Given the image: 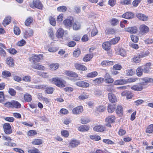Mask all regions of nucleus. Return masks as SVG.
<instances>
[{
    "label": "nucleus",
    "mask_w": 153,
    "mask_h": 153,
    "mask_svg": "<svg viewBox=\"0 0 153 153\" xmlns=\"http://www.w3.org/2000/svg\"><path fill=\"white\" fill-rule=\"evenodd\" d=\"M137 79L135 78H129L128 79H118L115 81L114 84L116 85H122L126 84L128 83H130L135 82Z\"/></svg>",
    "instance_id": "nucleus-1"
},
{
    "label": "nucleus",
    "mask_w": 153,
    "mask_h": 153,
    "mask_svg": "<svg viewBox=\"0 0 153 153\" xmlns=\"http://www.w3.org/2000/svg\"><path fill=\"white\" fill-rule=\"evenodd\" d=\"M52 82L59 87L63 88L65 86V84L66 82L61 78L58 77L53 78L52 79Z\"/></svg>",
    "instance_id": "nucleus-2"
},
{
    "label": "nucleus",
    "mask_w": 153,
    "mask_h": 153,
    "mask_svg": "<svg viewBox=\"0 0 153 153\" xmlns=\"http://www.w3.org/2000/svg\"><path fill=\"white\" fill-rule=\"evenodd\" d=\"M30 7L32 8L36 7L39 9H42L43 7L42 4L39 0H33V4H30Z\"/></svg>",
    "instance_id": "nucleus-3"
},
{
    "label": "nucleus",
    "mask_w": 153,
    "mask_h": 153,
    "mask_svg": "<svg viewBox=\"0 0 153 153\" xmlns=\"http://www.w3.org/2000/svg\"><path fill=\"white\" fill-rule=\"evenodd\" d=\"M3 128L4 132L6 134H9L13 132L11 126L9 123H4L3 125Z\"/></svg>",
    "instance_id": "nucleus-4"
},
{
    "label": "nucleus",
    "mask_w": 153,
    "mask_h": 153,
    "mask_svg": "<svg viewBox=\"0 0 153 153\" xmlns=\"http://www.w3.org/2000/svg\"><path fill=\"white\" fill-rule=\"evenodd\" d=\"M23 34L24 38L27 39L33 36V31L32 29H29L25 30Z\"/></svg>",
    "instance_id": "nucleus-5"
},
{
    "label": "nucleus",
    "mask_w": 153,
    "mask_h": 153,
    "mask_svg": "<svg viewBox=\"0 0 153 153\" xmlns=\"http://www.w3.org/2000/svg\"><path fill=\"white\" fill-rule=\"evenodd\" d=\"M143 85L142 84V82L140 81V83L133 85L131 86V88L135 91H140L142 90L143 88Z\"/></svg>",
    "instance_id": "nucleus-6"
},
{
    "label": "nucleus",
    "mask_w": 153,
    "mask_h": 153,
    "mask_svg": "<svg viewBox=\"0 0 153 153\" xmlns=\"http://www.w3.org/2000/svg\"><path fill=\"white\" fill-rule=\"evenodd\" d=\"M140 81L142 82V84L143 85H147L149 83L153 82V78L145 77L144 78H141Z\"/></svg>",
    "instance_id": "nucleus-7"
},
{
    "label": "nucleus",
    "mask_w": 153,
    "mask_h": 153,
    "mask_svg": "<svg viewBox=\"0 0 153 153\" xmlns=\"http://www.w3.org/2000/svg\"><path fill=\"white\" fill-rule=\"evenodd\" d=\"M105 82L107 83H111L114 81V79L111 78L110 75L108 73H106L105 75L104 78Z\"/></svg>",
    "instance_id": "nucleus-8"
},
{
    "label": "nucleus",
    "mask_w": 153,
    "mask_h": 153,
    "mask_svg": "<svg viewBox=\"0 0 153 153\" xmlns=\"http://www.w3.org/2000/svg\"><path fill=\"white\" fill-rule=\"evenodd\" d=\"M43 55L42 54L34 55L30 58V59H32L33 62H39L41 59H43Z\"/></svg>",
    "instance_id": "nucleus-9"
},
{
    "label": "nucleus",
    "mask_w": 153,
    "mask_h": 153,
    "mask_svg": "<svg viewBox=\"0 0 153 153\" xmlns=\"http://www.w3.org/2000/svg\"><path fill=\"white\" fill-rule=\"evenodd\" d=\"M83 111V108L82 106L76 107L72 110V113L74 114H78L81 113Z\"/></svg>",
    "instance_id": "nucleus-10"
},
{
    "label": "nucleus",
    "mask_w": 153,
    "mask_h": 153,
    "mask_svg": "<svg viewBox=\"0 0 153 153\" xmlns=\"http://www.w3.org/2000/svg\"><path fill=\"white\" fill-rule=\"evenodd\" d=\"M76 85L78 86L83 88L88 87L89 86V84L88 83L83 81L76 82Z\"/></svg>",
    "instance_id": "nucleus-11"
},
{
    "label": "nucleus",
    "mask_w": 153,
    "mask_h": 153,
    "mask_svg": "<svg viewBox=\"0 0 153 153\" xmlns=\"http://www.w3.org/2000/svg\"><path fill=\"white\" fill-rule=\"evenodd\" d=\"M140 31L143 34L148 33L149 30V27L145 25H142L140 27Z\"/></svg>",
    "instance_id": "nucleus-12"
},
{
    "label": "nucleus",
    "mask_w": 153,
    "mask_h": 153,
    "mask_svg": "<svg viewBox=\"0 0 153 153\" xmlns=\"http://www.w3.org/2000/svg\"><path fill=\"white\" fill-rule=\"evenodd\" d=\"M108 97L109 100L111 102L114 103L117 101V98L114 94L109 93L108 94Z\"/></svg>",
    "instance_id": "nucleus-13"
},
{
    "label": "nucleus",
    "mask_w": 153,
    "mask_h": 153,
    "mask_svg": "<svg viewBox=\"0 0 153 153\" xmlns=\"http://www.w3.org/2000/svg\"><path fill=\"white\" fill-rule=\"evenodd\" d=\"M122 17L127 19H131L133 18L134 14L131 12H127L122 15Z\"/></svg>",
    "instance_id": "nucleus-14"
},
{
    "label": "nucleus",
    "mask_w": 153,
    "mask_h": 153,
    "mask_svg": "<svg viewBox=\"0 0 153 153\" xmlns=\"http://www.w3.org/2000/svg\"><path fill=\"white\" fill-rule=\"evenodd\" d=\"M6 61L7 64L10 67H12L14 65V60L11 57H7L6 59Z\"/></svg>",
    "instance_id": "nucleus-15"
},
{
    "label": "nucleus",
    "mask_w": 153,
    "mask_h": 153,
    "mask_svg": "<svg viewBox=\"0 0 153 153\" xmlns=\"http://www.w3.org/2000/svg\"><path fill=\"white\" fill-rule=\"evenodd\" d=\"M73 22L72 20L66 19L63 21V23L66 28H68L71 27Z\"/></svg>",
    "instance_id": "nucleus-16"
},
{
    "label": "nucleus",
    "mask_w": 153,
    "mask_h": 153,
    "mask_svg": "<svg viewBox=\"0 0 153 153\" xmlns=\"http://www.w3.org/2000/svg\"><path fill=\"white\" fill-rule=\"evenodd\" d=\"M151 64L150 63H148L143 66V70L144 73H148L151 69Z\"/></svg>",
    "instance_id": "nucleus-17"
},
{
    "label": "nucleus",
    "mask_w": 153,
    "mask_h": 153,
    "mask_svg": "<svg viewBox=\"0 0 153 153\" xmlns=\"http://www.w3.org/2000/svg\"><path fill=\"white\" fill-rule=\"evenodd\" d=\"M79 144V141L76 140H71L69 143V146L72 148H74L77 146Z\"/></svg>",
    "instance_id": "nucleus-18"
},
{
    "label": "nucleus",
    "mask_w": 153,
    "mask_h": 153,
    "mask_svg": "<svg viewBox=\"0 0 153 153\" xmlns=\"http://www.w3.org/2000/svg\"><path fill=\"white\" fill-rule=\"evenodd\" d=\"M105 128L102 125L96 126L93 128L94 131L97 132H102L105 131Z\"/></svg>",
    "instance_id": "nucleus-19"
},
{
    "label": "nucleus",
    "mask_w": 153,
    "mask_h": 153,
    "mask_svg": "<svg viewBox=\"0 0 153 153\" xmlns=\"http://www.w3.org/2000/svg\"><path fill=\"white\" fill-rule=\"evenodd\" d=\"M136 16L140 20L146 21L148 20V17L143 14L138 13L137 14Z\"/></svg>",
    "instance_id": "nucleus-20"
},
{
    "label": "nucleus",
    "mask_w": 153,
    "mask_h": 153,
    "mask_svg": "<svg viewBox=\"0 0 153 153\" xmlns=\"http://www.w3.org/2000/svg\"><path fill=\"white\" fill-rule=\"evenodd\" d=\"M126 30L131 33H136L137 32L136 27H131L125 28Z\"/></svg>",
    "instance_id": "nucleus-21"
},
{
    "label": "nucleus",
    "mask_w": 153,
    "mask_h": 153,
    "mask_svg": "<svg viewBox=\"0 0 153 153\" xmlns=\"http://www.w3.org/2000/svg\"><path fill=\"white\" fill-rule=\"evenodd\" d=\"M111 45L109 42H106L102 44V47L104 49L107 51L110 49Z\"/></svg>",
    "instance_id": "nucleus-22"
},
{
    "label": "nucleus",
    "mask_w": 153,
    "mask_h": 153,
    "mask_svg": "<svg viewBox=\"0 0 153 153\" xmlns=\"http://www.w3.org/2000/svg\"><path fill=\"white\" fill-rule=\"evenodd\" d=\"M64 34V30L62 28H59L56 32V36L58 38H61Z\"/></svg>",
    "instance_id": "nucleus-23"
},
{
    "label": "nucleus",
    "mask_w": 153,
    "mask_h": 153,
    "mask_svg": "<svg viewBox=\"0 0 153 153\" xmlns=\"http://www.w3.org/2000/svg\"><path fill=\"white\" fill-rule=\"evenodd\" d=\"M65 74L68 76L72 77H76L78 75L76 73L71 71H67L65 72Z\"/></svg>",
    "instance_id": "nucleus-24"
},
{
    "label": "nucleus",
    "mask_w": 153,
    "mask_h": 153,
    "mask_svg": "<svg viewBox=\"0 0 153 153\" xmlns=\"http://www.w3.org/2000/svg\"><path fill=\"white\" fill-rule=\"evenodd\" d=\"M89 129V127L87 125H82L79 127L78 130L80 131L84 132L88 131Z\"/></svg>",
    "instance_id": "nucleus-25"
},
{
    "label": "nucleus",
    "mask_w": 153,
    "mask_h": 153,
    "mask_svg": "<svg viewBox=\"0 0 153 153\" xmlns=\"http://www.w3.org/2000/svg\"><path fill=\"white\" fill-rule=\"evenodd\" d=\"M143 66L139 67L136 70V74L138 76H140L143 75Z\"/></svg>",
    "instance_id": "nucleus-26"
},
{
    "label": "nucleus",
    "mask_w": 153,
    "mask_h": 153,
    "mask_svg": "<svg viewBox=\"0 0 153 153\" xmlns=\"http://www.w3.org/2000/svg\"><path fill=\"white\" fill-rule=\"evenodd\" d=\"M32 67L33 68L39 70H44V66L37 63L33 64Z\"/></svg>",
    "instance_id": "nucleus-27"
},
{
    "label": "nucleus",
    "mask_w": 153,
    "mask_h": 153,
    "mask_svg": "<svg viewBox=\"0 0 153 153\" xmlns=\"http://www.w3.org/2000/svg\"><path fill=\"white\" fill-rule=\"evenodd\" d=\"M43 142V140L40 139H35L32 142V143L33 145H40Z\"/></svg>",
    "instance_id": "nucleus-28"
},
{
    "label": "nucleus",
    "mask_w": 153,
    "mask_h": 153,
    "mask_svg": "<svg viewBox=\"0 0 153 153\" xmlns=\"http://www.w3.org/2000/svg\"><path fill=\"white\" fill-rule=\"evenodd\" d=\"M74 66L76 69L82 71L87 70L86 68L84 66L78 64H75Z\"/></svg>",
    "instance_id": "nucleus-29"
},
{
    "label": "nucleus",
    "mask_w": 153,
    "mask_h": 153,
    "mask_svg": "<svg viewBox=\"0 0 153 153\" xmlns=\"http://www.w3.org/2000/svg\"><path fill=\"white\" fill-rule=\"evenodd\" d=\"M12 108H21V105L20 103L16 100L12 101Z\"/></svg>",
    "instance_id": "nucleus-30"
},
{
    "label": "nucleus",
    "mask_w": 153,
    "mask_h": 153,
    "mask_svg": "<svg viewBox=\"0 0 153 153\" xmlns=\"http://www.w3.org/2000/svg\"><path fill=\"white\" fill-rule=\"evenodd\" d=\"M104 79L101 77L97 78L93 81V83L97 85L102 83L104 81Z\"/></svg>",
    "instance_id": "nucleus-31"
},
{
    "label": "nucleus",
    "mask_w": 153,
    "mask_h": 153,
    "mask_svg": "<svg viewBox=\"0 0 153 153\" xmlns=\"http://www.w3.org/2000/svg\"><path fill=\"white\" fill-rule=\"evenodd\" d=\"M98 73L96 71H94L88 73L86 77L89 78H93L97 76Z\"/></svg>",
    "instance_id": "nucleus-32"
},
{
    "label": "nucleus",
    "mask_w": 153,
    "mask_h": 153,
    "mask_svg": "<svg viewBox=\"0 0 153 153\" xmlns=\"http://www.w3.org/2000/svg\"><path fill=\"white\" fill-rule=\"evenodd\" d=\"M116 112L117 114H119L120 116L123 114V108L122 106L119 105L117 106L116 110Z\"/></svg>",
    "instance_id": "nucleus-33"
},
{
    "label": "nucleus",
    "mask_w": 153,
    "mask_h": 153,
    "mask_svg": "<svg viewBox=\"0 0 153 153\" xmlns=\"http://www.w3.org/2000/svg\"><path fill=\"white\" fill-rule=\"evenodd\" d=\"M93 57L92 54H87L83 59L84 61L87 62L89 61Z\"/></svg>",
    "instance_id": "nucleus-34"
},
{
    "label": "nucleus",
    "mask_w": 153,
    "mask_h": 153,
    "mask_svg": "<svg viewBox=\"0 0 153 153\" xmlns=\"http://www.w3.org/2000/svg\"><path fill=\"white\" fill-rule=\"evenodd\" d=\"M80 24L77 22H74L73 25V29L74 30H78L80 29Z\"/></svg>",
    "instance_id": "nucleus-35"
},
{
    "label": "nucleus",
    "mask_w": 153,
    "mask_h": 153,
    "mask_svg": "<svg viewBox=\"0 0 153 153\" xmlns=\"http://www.w3.org/2000/svg\"><path fill=\"white\" fill-rule=\"evenodd\" d=\"M115 119V116H108L106 119V121L108 123H112L114 122Z\"/></svg>",
    "instance_id": "nucleus-36"
},
{
    "label": "nucleus",
    "mask_w": 153,
    "mask_h": 153,
    "mask_svg": "<svg viewBox=\"0 0 153 153\" xmlns=\"http://www.w3.org/2000/svg\"><path fill=\"white\" fill-rule=\"evenodd\" d=\"M105 89L108 91L110 92H114L115 91L114 86L111 85H106L105 87Z\"/></svg>",
    "instance_id": "nucleus-37"
},
{
    "label": "nucleus",
    "mask_w": 153,
    "mask_h": 153,
    "mask_svg": "<svg viewBox=\"0 0 153 153\" xmlns=\"http://www.w3.org/2000/svg\"><path fill=\"white\" fill-rule=\"evenodd\" d=\"M11 21V18L9 17L5 18L3 21V24L4 26L8 25Z\"/></svg>",
    "instance_id": "nucleus-38"
},
{
    "label": "nucleus",
    "mask_w": 153,
    "mask_h": 153,
    "mask_svg": "<svg viewBox=\"0 0 153 153\" xmlns=\"http://www.w3.org/2000/svg\"><path fill=\"white\" fill-rule=\"evenodd\" d=\"M24 98L25 100L27 102H30L32 100L31 96L27 93H26L25 94Z\"/></svg>",
    "instance_id": "nucleus-39"
},
{
    "label": "nucleus",
    "mask_w": 153,
    "mask_h": 153,
    "mask_svg": "<svg viewBox=\"0 0 153 153\" xmlns=\"http://www.w3.org/2000/svg\"><path fill=\"white\" fill-rule=\"evenodd\" d=\"M149 53V52L148 51H144L140 52L139 54V56L142 58L148 56Z\"/></svg>",
    "instance_id": "nucleus-40"
},
{
    "label": "nucleus",
    "mask_w": 153,
    "mask_h": 153,
    "mask_svg": "<svg viewBox=\"0 0 153 153\" xmlns=\"http://www.w3.org/2000/svg\"><path fill=\"white\" fill-rule=\"evenodd\" d=\"M115 107V106L113 105H108V112L109 113H112L114 111Z\"/></svg>",
    "instance_id": "nucleus-41"
},
{
    "label": "nucleus",
    "mask_w": 153,
    "mask_h": 153,
    "mask_svg": "<svg viewBox=\"0 0 153 153\" xmlns=\"http://www.w3.org/2000/svg\"><path fill=\"white\" fill-rule=\"evenodd\" d=\"M146 132L148 133H151L153 132V124H151L147 127Z\"/></svg>",
    "instance_id": "nucleus-42"
},
{
    "label": "nucleus",
    "mask_w": 153,
    "mask_h": 153,
    "mask_svg": "<svg viewBox=\"0 0 153 153\" xmlns=\"http://www.w3.org/2000/svg\"><path fill=\"white\" fill-rule=\"evenodd\" d=\"M90 137L91 139L96 141H98L101 138L99 136L97 135H91L90 136Z\"/></svg>",
    "instance_id": "nucleus-43"
},
{
    "label": "nucleus",
    "mask_w": 153,
    "mask_h": 153,
    "mask_svg": "<svg viewBox=\"0 0 153 153\" xmlns=\"http://www.w3.org/2000/svg\"><path fill=\"white\" fill-rule=\"evenodd\" d=\"M23 81L26 82H30L31 81V77L29 75L25 76L22 78Z\"/></svg>",
    "instance_id": "nucleus-44"
},
{
    "label": "nucleus",
    "mask_w": 153,
    "mask_h": 153,
    "mask_svg": "<svg viewBox=\"0 0 153 153\" xmlns=\"http://www.w3.org/2000/svg\"><path fill=\"white\" fill-rule=\"evenodd\" d=\"M33 21V18L31 17H29L25 21V25L26 26H28Z\"/></svg>",
    "instance_id": "nucleus-45"
},
{
    "label": "nucleus",
    "mask_w": 153,
    "mask_h": 153,
    "mask_svg": "<svg viewBox=\"0 0 153 153\" xmlns=\"http://www.w3.org/2000/svg\"><path fill=\"white\" fill-rule=\"evenodd\" d=\"M67 8L65 6H61L58 7L57 8V10L60 12H64L67 10Z\"/></svg>",
    "instance_id": "nucleus-46"
},
{
    "label": "nucleus",
    "mask_w": 153,
    "mask_h": 153,
    "mask_svg": "<svg viewBox=\"0 0 153 153\" xmlns=\"http://www.w3.org/2000/svg\"><path fill=\"white\" fill-rule=\"evenodd\" d=\"M119 22L118 19L114 18H112L110 21L111 24L112 26L116 25L118 24Z\"/></svg>",
    "instance_id": "nucleus-47"
},
{
    "label": "nucleus",
    "mask_w": 153,
    "mask_h": 153,
    "mask_svg": "<svg viewBox=\"0 0 153 153\" xmlns=\"http://www.w3.org/2000/svg\"><path fill=\"white\" fill-rule=\"evenodd\" d=\"M120 39L119 37H117L111 39L109 42L111 45H114L117 43Z\"/></svg>",
    "instance_id": "nucleus-48"
},
{
    "label": "nucleus",
    "mask_w": 153,
    "mask_h": 153,
    "mask_svg": "<svg viewBox=\"0 0 153 153\" xmlns=\"http://www.w3.org/2000/svg\"><path fill=\"white\" fill-rule=\"evenodd\" d=\"M61 134L62 136L65 137H67L69 135V133L67 130H63L61 131Z\"/></svg>",
    "instance_id": "nucleus-49"
},
{
    "label": "nucleus",
    "mask_w": 153,
    "mask_h": 153,
    "mask_svg": "<svg viewBox=\"0 0 153 153\" xmlns=\"http://www.w3.org/2000/svg\"><path fill=\"white\" fill-rule=\"evenodd\" d=\"M28 153H40L39 151L34 147L28 150Z\"/></svg>",
    "instance_id": "nucleus-50"
},
{
    "label": "nucleus",
    "mask_w": 153,
    "mask_h": 153,
    "mask_svg": "<svg viewBox=\"0 0 153 153\" xmlns=\"http://www.w3.org/2000/svg\"><path fill=\"white\" fill-rule=\"evenodd\" d=\"M45 91L48 94H51L53 91V88L52 87H48L47 85V87L45 88Z\"/></svg>",
    "instance_id": "nucleus-51"
},
{
    "label": "nucleus",
    "mask_w": 153,
    "mask_h": 153,
    "mask_svg": "<svg viewBox=\"0 0 153 153\" xmlns=\"http://www.w3.org/2000/svg\"><path fill=\"white\" fill-rule=\"evenodd\" d=\"M2 74L4 77H9L11 76V74L10 72L7 71H3Z\"/></svg>",
    "instance_id": "nucleus-52"
},
{
    "label": "nucleus",
    "mask_w": 153,
    "mask_h": 153,
    "mask_svg": "<svg viewBox=\"0 0 153 153\" xmlns=\"http://www.w3.org/2000/svg\"><path fill=\"white\" fill-rule=\"evenodd\" d=\"M50 67L52 70H54L58 68L59 65L58 63L52 64L50 65Z\"/></svg>",
    "instance_id": "nucleus-53"
},
{
    "label": "nucleus",
    "mask_w": 153,
    "mask_h": 153,
    "mask_svg": "<svg viewBox=\"0 0 153 153\" xmlns=\"http://www.w3.org/2000/svg\"><path fill=\"white\" fill-rule=\"evenodd\" d=\"M80 51L79 49L78 48L75 50L73 52L74 56L75 57H77L80 54Z\"/></svg>",
    "instance_id": "nucleus-54"
},
{
    "label": "nucleus",
    "mask_w": 153,
    "mask_h": 153,
    "mask_svg": "<svg viewBox=\"0 0 153 153\" xmlns=\"http://www.w3.org/2000/svg\"><path fill=\"white\" fill-rule=\"evenodd\" d=\"M126 74L127 76H131L133 75L135 71H133L132 69H129L126 70Z\"/></svg>",
    "instance_id": "nucleus-55"
},
{
    "label": "nucleus",
    "mask_w": 153,
    "mask_h": 153,
    "mask_svg": "<svg viewBox=\"0 0 153 153\" xmlns=\"http://www.w3.org/2000/svg\"><path fill=\"white\" fill-rule=\"evenodd\" d=\"M140 58H141L140 56L139 55L137 56H134L133 58V61L135 63H138L141 61Z\"/></svg>",
    "instance_id": "nucleus-56"
},
{
    "label": "nucleus",
    "mask_w": 153,
    "mask_h": 153,
    "mask_svg": "<svg viewBox=\"0 0 153 153\" xmlns=\"http://www.w3.org/2000/svg\"><path fill=\"white\" fill-rule=\"evenodd\" d=\"M2 103L3 104L4 106L8 108H12V101L11 102H5L4 101V103Z\"/></svg>",
    "instance_id": "nucleus-57"
},
{
    "label": "nucleus",
    "mask_w": 153,
    "mask_h": 153,
    "mask_svg": "<svg viewBox=\"0 0 153 153\" xmlns=\"http://www.w3.org/2000/svg\"><path fill=\"white\" fill-rule=\"evenodd\" d=\"M49 21L50 24L51 25L53 26H55L56 24V22L55 18L52 17H50L49 18Z\"/></svg>",
    "instance_id": "nucleus-58"
},
{
    "label": "nucleus",
    "mask_w": 153,
    "mask_h": 153,
    "mask_svg": "<svg viewBox=\"0 0 153 153\" xmlns=\"http://www.w3.org/2000/svg\"><path fill=\"white\" fill-rule=\"evenodd\" d=\"M37 134L36 131L31 130L27 132V135L29 136H33Z\"/></svg>",
    "instance_id": "nucleus-59"
},
{
    "label": "nucleus",
    "mask_w": 153,
    "mask_h": 153,
    "mask_svg": "<svg viewBox=\"0 0 153 153\" xmlns=\"http://www.w3.org/2000/svg\"><path fill=\"white\" fill-rule=\"evenodd\" d=\"M46 87H47V85H35L34 88L37 89H45Z\"/></svg>",
    "instance_id": "nucleus-60"
},
{
    "label": "nucleus",
    "mask_w": 153,
    "mask_h": 153,
    "mask_svg": "<svg viewBox=\"0 0 153 153\" xmlns=\"http://www.w3.org/2000/svg\"><path fill=\"white\" fill-rule=\"evenodd\" d=\"M131 39L132 41L134 42H137L138 40V37L137 36L134 35H132L131 36Z\"/></svg>",
    "instance_id": "nucleus-61"
},
{
    "label": "nucleus",
    "mask_w": 153,
    "mask_h": 153,
    "mask_svg": "<svg viewBox=\"0 0 153 153\" xmlns=\"http://www.w3.org/2000/svg\"><path fill=\"white\" fill-rule=\"evenodd\" d=\"M14 33L16 35H19L21 32V31L19 28L17 27H15L14 28Z\"/></svg>",
    "instance_id": "nucleus-62"
},
{
    "label": "nucleus",
    "mask_w": 153,
    "mask_h": 153,
    "mask_svg": "<svg viewBox=\"0 0 153 153\" xmlns=\"http://www.w3.org/2000/svg\"><path fill=\"white\" fill-rule=\"evenodd\" d=\"M92 28V30L91 32V35L92 36H94L96 35L97 33V29L95 27L92 26L91 28Z\"/></svg>",
    "instance_id": "nucleus-63"
},
{
    "label": "nucleus",
    "mask_w": 153,
    "mask_h": 153,
    "mask_svg": "<svg viewBox=\"0 0 153 153\" xmlns=\"http://www.w3.org/2000/svg\"><path fill=\"white\" fill-rule=\"evenodd\" d=\"M8 92L10 95L12 96H15L16 94V91L12 88H9Z\"/></svg>",
    "instance_id": "nucleus-64"
}]
</instances>
